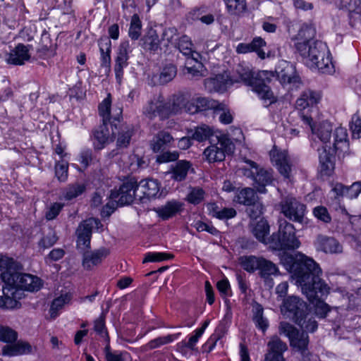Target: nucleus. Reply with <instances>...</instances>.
<instances>
[{"instance_id": "39", "label": "nucleus", "mask_w": 361, "mask_h": 361, "mask_svg": "<svg viewBox=\"0 0 361 361\" xmlns=\"http://www.w3.org/2000/svg\"><path fill=\"white\" fill-rule=\"evenodd\" d=\"M86 190L84 183H75L68 185L64 190L63 196L66 200H71L82 195Z\"/></svg>"}, {"instance_id": "13", "label": "nucleus", "mask_w": 361, "mask_h": 361, "mask_svg": "<svg viewBox=\"0 0 361 361\" xmlns=\"http://www.w3.org/2000/svg\"><path fill=\"white\" fill-rule=\"evenodd\" d=\"M30 47V45H25L22 43L18 44L5 54L6 62L12 66H23L31 58Z\"/></svg>"}, {"instance_id": "22", "label": "nucleus", "mask_w": 361, "mask_h": 361, "mask_svg": "<svg viewBox=\"0 0 361 361\" xmlns=\"http://www.w3.org/2000/svg\"><path fill=\"white\" fill-rule=\"evenodd\" d=\"M188 134L190 137L197 142H203L209 140L210 143L216 142L218 140V136L213 128L206 124H202L193 129H190L188 131Z\"/></svg>"}, {"instance_id": "38", "label": "nucleus", "mask_w": 361, "mask_h": 361, "mask_svg": "<svg viewBox=\"0 0 361 361\" xmlns=\"http://www.w3.org/2000/svg\"><path fill=\"white\" fill-rule=\"evenodd\" d=\"M176 47L178 48L179 51L187 57H191L192 59L197 61V59L194 57L193 53V44L190 39L186 35H183L178 39L177 43H175Z\"/></svg>"}, {"instance_id": "42", "label": "nucleus", "mask_w": 361, "mask_h": 361, "mask_svg": "<svg viewBox=\"0 0 361 361\" xmlns=\"http://www.w3.org/2000/svg\"><path fill=\"white\" fill-rule=\"evenodd\" d=\"M316 35V29L312 25L304 24L298 33V42L312 43Z\"/></svg>"}, {"instance_id": "62", "label": "nucleus", "mask_w": 361, "mask_h": 361, "mask_svg": "<svg viewBox=\"0 0 361 361\" xmlns=\"http://www.w3.org/2000/svg\"><path fill=\"white\" fill-rule=\"evenodd\" d=\"M179 154L177 151L173 152H164L157 157V161L159 163H166L169 161H174L178 160Z\"/></svg>"}, {"instance_id": "11", "label": "nucleus", "mask_w": 361, "mask_h": 361, "mask_svg": "<svg viewBox=\"0 0 361 361\" xmlns=\"http://www.w3.org/2000/svg\"><path fill=\"white\" fill-rule=\"evenodd\" d=\"M210 146L204 151V155L209 162L222 161L226 154H230L234 151V145L225 135L220 134L216 142L210 143Z\"/></svg>"}, {"instance_id": "3", "label": "nucleus", "mask_w": 361, "mask_h": 361, "mask_svg": "<svg viewBox=\"0 0 361 361\" xmlns=\"http://www.w3.org/2000/svg\"><path fill=\"white\" fill-rule=\"evenodd\" d=\"M332 125L322 121L312 127L313 142L311 145L319 152L320 173L323 176H331L335 166V153L344 152L348 147L346 129L337 128L334 133V142H330Z\"/></svg>"}, {"instance_id": "26", "label": "nucleus", "mask_w": 361, "mask_h": 361, "mask_svg": "<svg viewBox=\"0 0 361 361\" xmlns=\"http://www.w3.org/2000/svg\"><path fill=\"white\" fill-rule=\"evenodd\" d=\"M96 221V219H90L81 223L78 226L77 229V246L78 248H81L82 245L85 248H90L93 222Z\"/></svg>"}, {"instance_id": "47", "label": "nucleus", "mask_w": 361, "mask_h": 361, "mask_svg": "<svg viewBox=\"0 0 361 361\" xmlns=\"http://www.w3.org/2000/svg\"><path fill=\"white\" fill-rule=\"evenodd\" d=\"M71 300V295L70 293H65L61 295L59 297L55 298L51 305L50 312L51 317L57 315V311L61 309L66 304H68Z\"/></svg>"}, {"instance_id": "7", "label": "nucleus", "mask_w": 361, "mask_h": 361, "mask_svg": "<svg viewBox=\"0 0 361 361\" xmlns=\"http://www.w3.org/2000/svg\"><path fill=\"white\" fill-rule=\"evenodd\" d=\"M279 230L268 238L270 248L277 251L294 250L300 245L294 226L285 219L279 221Z\"/></svg>"}, {"instance_id": "4", "label": "nucleus", "mask_w": 361, "mask_h": 361, "mask_svg": "<svg viewBox=\"0 0 361 361\" xmlns=\"http://www.w3.org/2000/svg\"><path fill=\"white\" fill-rule=\"evenodd\" d=\"M238 80L250 86L252 90L264 101L265 106H268L275 102L273 92L268 84L274 77L273 71H252L249 67L238 65L235 69Z\"/></svg>"}, {"instance_id": "33", "label": "nucleus", "mask_w": 361, "mask_h": 361, "mask_svg": "<svg viewBox=\"0 0 361 361\" xmlns=\"http://www.w3.org/2000/svg\"><path fill=\"white\" fill-rule=\"evenodd\" d=\"M108 124L101 125L94 133V147L101 149L104 148V145L109 142L110 140V133L107 127Z\"/></svg>"}, {"instance_id": "9", "label": "nucleus", "mask_w": 361, "mask_h": 361, "mask_svg": "<svg viewBox=\"0 0 361 361\" xmlns=\"http://www.w3.org/2000/svg\"><path fill=\"white\" fill-rule=\"evenodd\" d=\"M279 329L281 334H283L289 338L290 346L300 352L305 358L308 353V331L303 329L304 331L300 332L294 326L286 322H281Z\"/></svg>"}, {"instance_id": "64", "label": "nucleus", "mask_w": 361, "mask_h": 361, "mask_svg": "<svg viewBox=\"0 0 361 361\" xmlns=\"http://www.w3.org/2000/svg\"><path fill=\"white\" fill-rule=\"evenodd\" d=\"M185 98L183 95L176 96L173 98L171 104V110L173 114H176L184 109Z\"/></svg>"}, {"instance_id": "5", "label": "nucleus", "mask_w": 361, "mask_h": 361, "mask_svg": "<svg viewBox=\"0 0 361 361\" xmlns=\"http://www.w3.org/2000/svg\"><path fill=\"white\" fill-rule=\"evenodd\" d=\"M295 47L307 66L317 68L323 73L331 72L332 63L325 43L319 40L312 43L296 42Z\"/></svg>"}, {"instance_id": "2", "label": "nucleus", "mask_w": 361, "mask_h": 361, "mask_svg": "<svg viewBox=\"0 0 361 361\" xmlns=\"http://www.w3.org/2000/svg\"><path fill=\"white\" fill-rule=\"evenodd\" d=\"M22 266L12 258H0V278L5 283L3 287L4 295L0 296V308L18 309L21 305L17 299L20 294L18 289L27 291H37L42 286L41 279L20 271Z\"/></svg>"}, {"instance_id": "49", "label": "nucleus", "mask_w": 361, "mask_h": 361, "mask_svg": "<svg viewBox=\"0 0 361 361\" xmlns=\"http://www.w3.org/2000/svg\"><path fill=\"white\" fill-rule=\"evenodd\" d=\"M142 23L137 14L132 16L130 25L128 31L129 37L133 39H137L141 35Z\"/></svg>"}, {"instance_id": "31", "label": "nucleus", "mask_w": 361, "mask_h": 361, "mask_svg": "<svg viewBox=\"0 0 361 361\" xmlns=\"http://www.w3.org/2000/svg\"><path fill=\"white\" fill-rule=\"evenodd\" d=\"M252 320L256 327L263 333H264L269 327V321L264 317V308L257 302L252 307Z\"/></svg>"}, {"instance_id": "20", "label": "nucleus", "mask_w": 361, "mask_h": 361, "mask_svg": "<svg viewBox=\"0 0 361 361\" xmlns=\"http://www.w3.org/2000/svg\"><path fill=\"white\" fill-rule=\"evenodd\" d=\"M129 49L130 44L128 41L122 42L118 47L114 66L116 78L118 83H121L122 80L123 68L128 66Z\"/></svg>"}, {"instance_id": "41", "label": "nucleus", "mask_w": 361, "mask_h": 361, "mask_svg": "<svg viewBox=\"0 0 361 361\" xmlns=\"http://www.w3.org/2000/svg\"><path fill=\"white\" fill-rule=\"evenodd\" d=\"M339 8L348 11L349 17L352 18L354 15L360 16L361 13L360 0H340Z\"/></svg>"}, {"instance_id": "45", "label": "nucleus", "mask_w": 361, "mask_h": 361, "mask_svg": "<svg viewBox=\"0 0 361 361\" xmlns=\"http://www.w3.org/2000/svg\"><path fill=\"white\" fill-rule=\"evenodd\" d=\"M258 270L260 276L264 279H267L271 275H276L279 272L278 268L272 262L263 257H261Z\"/></svg>"}, {"instance_id": "16", "label": "nucleus", "mask_w": 361, "mask_h": 361, "mask_svg": "<svg viewBox=\"0 0 361 361\" xmlns=\"http://www.w3.org/2000/svg\"><path fill=\"white\" fill-rule=\"evenodd\" d=\"M268 351L264 361H286L283 353L287 350V344L277 336H272L267 343Z\"/></svg>"}, {"instance_id": "10", "label": "nucleus", "mask_w": 361, "mask_h": 361, "mask_svg": "<svg viewBox=\"0 0 361 361\" xmlns=\"http://www.w3.org/2000/svg\"><path fill=\"white\" fill-rule=\"evenodd\" d=\"M245 162L249 164L250 168L243 169L244 176L253 180V185L259 192H265V187L270 185L273 180L272 170L262 168L251 160H246Z\"/></svg>"}, {"instance_id": "24", "label": "nucleus", "mask_w": 361, "mask_h": 361, "mask_svg": "<svg viewBox=\"0 0 361 361\" xmlns=\"http://www.w3.org/2000/svg\"><path fill=\"white\" fill-rule=\"evenodd\" d=\"M174 142L173 136L166 130H160L149 142L151 149L157 153L171 147Z\"/></svg>"}, {"instance_id": "43", "label": "nucleus", "mask_w": 361, "mask_h": 361, "mask_svg": "<svg viewBox=\"0 0 361 361\" xmlns=\"http://www.w3.org/2000/svg\"><path fill=\"white\" fill-rule=\"evenodd\" d=\"M142 47L146 50L157 51L161 41L155 30H151L142 39Z\"/></svg>"}, {"instance_id": "52", "label": "nucleus", "mask_w": 361, "mask_h": 361, "mask_svg": "<svg viewBox=\"0 0 361 361\" xmlns=\"http://www.w3.org/2000/svg\"><path fill=\"white\" fill-rule=\"evenodd\" d=\"M178 35V30L175 27H167L163 30L161 38V43H164L165 47H168L169 44H174L176 37Z\"/></svg>"}, {"instance_id": "56", "label": "nucleus", "mask_w": 361, "mask_h": 361, "mask_svg": "<svg viewBox=\"0 0 361 361\" xmlns=\"http://www.w3.org/2000/svg\"><path fill=\"white\" fill-rule=\"evenodd\" d=\"M173 255L164 252H148L142 261L143 263L149 262H161L172 259Z\"/></svg>"}, {"instance_id": "15", "label": "nucleus", "mask_w": 361, "mask_h": 361, "mask_svg": "<svg viewBox=\"0 0 361 361\" xmlns=\"http://www.w3.org/2000/svg\"><path fill=\"white\" fill-rule=\"evenodd\" d=\"M111 94H109L108 96L102 101V102L99 105V113L100 116L102 117V122L104 124H111V130H112V135H114L116 133L114 132V130L113 127L115 128V129L117 128V124L115 122H119L120 118H121L122 114V109L120 107H117L115 109V115L113 117L114 121H111V119L112 117L111 116L110 109H111Z\"/></svg>"}, {"instance_id": "57", "label": "nucleus", "mask_w": 361, "mask_h": 361, "mask_svg": "<svg viewBox=\"0 0 361 361\" xmlns=\"http://www.w3.org/2000/svg\"><path fill=\"white\" fill-rule=\"evenodd\" d=\"M17 333L9 327H0V341L12 343L16 341Z\"/></svg>"}, {"instance_id": "25", "label": "nucleus", "mask_w": 361, "mask_h": 361, "mask_svg": "<svg viewBox=\"0 0 361 361\" xmlns=\"http://www.w3.org/2000/svg\"><path fill=\"white\" fill-rule=\"evenodd\" d=\"M266 45L267 43L264 39L260 37H256L250 43H240L236 47V52L238 54H247L255 51L259 58L264 59L266 54L262 48Z\"/></svg>"}, {"instance_id": "59", "label": "nucleus", "mask_w": 361, "mask_h": 361, "mask_svg": "<svg viewBox=\"0 0 361 361\" xmlns=\"http://www.w3.org/2000/svg\"><path fill=\"white\" fill-rule=\"evenodd\" d=\"M247 207L246 213L251 219H255L262 214L263 206L259 200Z\"/></svg>"}, {"instance_id": "48", "label": "nucleus", "mask_w": 361, "mask_h": 361, "mask_svg": "<svg viewBox=\"0 0 361 361\" xmlns=\"http://www.w3.org/2000/svg\"><path fill=\"white\" fill-rule=\"evenodd\" d=\"M226 8L231 14H238L244 12L247 8L245 0H224Z\"/></svg>"}, {"instance_id": "32", "label": "nucleus", "mask_w": 361, "mask_h": 361, "mask_svg": "<svg viewBox=\"0 0 361 361\" xmlns=\"http://www.w3.org/2000/svg\"><path fill=\"white\" fill-rule=\"evenodd\" d=\"M176 74V66L172 63H169L161 69L159 74L154 75V78L157 80L159 85H165L173 80Z\"/></svg>"}, {"instance_id": "28", "label": "nucleus", "mask_w": 361, "mask_h": 361, "mask_svg": "<svg viewBox=\"0 0 361 361\" xmlns=\"http://www.w3.org/2000/svg\"><path fill=\"white\" fill-rule=\"evenodd\" d=\"M32 350V346L27 342L18 341L11 345H6L2 348L3 355L13 357L28 354Z\"/></svg>"}, {"instance_id": "18", "label": "nucleus", "mask_w": 361, "mask_h": 361, "mask_svg": "<svg viewBox=\"0 0 361 361\" xmlns=\"http://www.w3.org/2000/svg\"><path fill=\"white\" fill-rule=\"evenodd\" d=\"M274 77H276L281 83L294 84L300 83V78L295 74V67L286 61L281 62L274 72Z\"/></svg>"}, {"instance_id": "17", "label": "nucleus", "mask_w": 361, "mask_h": 361, "mask_svg": "<svg viewBox=\"0 0 361 361\" xmlns=\"http://www.w3.org/2000/svg\"><path fill=\"white\" fill-rule=\"evenodd\" d=\"M239 82L238 79H232L226 72L216 75L214 78H207L204 80L205 88L209 92H224L234 82Z\"/></svg>"}, {"instance_id": "61", "label": "nucleus", "mask_w": 361, "mask_h": 361, "mask_svg": "<svg viewBox=\"0 0 361 361\" xmlns=\"http://www.w3.org/2000/svg\"><path fill=\"white\" fill-rule=\"evenodd\" d=\"M63 207V204L59 202L51 204L46 212V219L49 221L54 219L59 214Z\"/></svg>"}, {"instance_id": "51", "label": "nucleus", "mask_w": 361, "mask_h": 361, "mask_svg": "<svg viewBox=\"0 0 361 361\" xmlns=\"http://www.w3.org/2000/svg\"><path fill=\"white\" fill-rule=\"evenodd\" d=\"M204 190L199 187L192 188L190 192L187 195L188 202L193 204H200L204 197Z\"/></svg>"}, {"instance_id": "8", "label": "nucleus", "mask_w": 361, "mask_h": 361, "mask_svg": "<svg viewBox=\"0 0 361 361\" xmlns=\"http://www.w3.org/2000/svg\"><path fill=\"white\" fill-rule=\"evenodd\" d=\"M281 212L288 220L301 225L307 224V207L292 195L284 197L280 202Z\"/></svg>"}, {"instance_id": "19", "label": "nucleus", "mask_w": 361, "mask_h": 361, "mask_svg": "<svg viewBox=\"0 0 361 361\" xmlns=\"http://www.w3.org/2000/svg\"><path fill=\"white\" fill-rule=\"evenodd\" d=\"M314 246L317 251H322L325 253H340L342 252V245L334 237L323 234L317 235Z\"/></svg>"}, {"instance_id": "21", "label": "nucleus", "mask_w": 361, "mask_h": 361, "mask_svg": "<svg viewBox=\"0 0 361 361\" xmlns=\"http://www.w3.org/2000/svg\"><path fill=\"white\" fill-rule=\"evenodd\" d=\"M137 197L142 201L144 199L155 197L160 190V183L157 180L146 178L137 183Z\"/></svg>"}, {"instance_id": "35", "label": "nucleus", "mask_w": 361, "mask_h": 361, "mask_svg": "<svg viewBox=\"0 0 361 361\" xmlns=\"http://www.w3.org/2000/svg\"><path fill=\"white\" fill-rule=\"evenodd\" d=\"M252 233L254 236L260 242L268 244L267 235L269 233V225L266 220L261 219L253 226Z\"/></svg>"}, {"instance_id": "30", "label": "nucleus", "mask_w": 361, "mask_h": 361, "mask_svg": "<svg viewBox=\"0 0 361 361\" xmlns=\"http://www.w3.org/2000/svg\"><path fill=\"white\" fill-rule=\"evenodd\" d=\"M258 199L259 197L254 189L245 188L236 192L234 201L238 204L248 206L255 203Z\"/></svg>"}, {"instance_id": "58", "label": "nucleus", "mask_w": 361, "mask_h": 361, "mask_svg": "<svg viewBox=\"0 0 361 361\" xmlns=\"http://www.w3.org/2000/svg\"><path fill=\"white\" fill-rule=\"evenodd\" d=\"M313 214L319 221L328 224L331 221V217L325 207L318 206L313 209Z\"/></svg>"}, {"instance_id": "34", "label": "nucleus", "mask_w": 361, "mask_h": 361, "mask_svg": "<svg viewBox=\"0 0 361 361\" xmlns=\"http://www.w3.org/2000/svg\"><path fill=\"white\" fill-rule=\"evenodd\" d=\"M320 99V94L314 91L308 90L302 94L300 97L297 99V106L305 109L307 106L317 104Z\"/></svg>"}, {"instance_id": "53", "label": "nucleus", "mask_w": 361, "mask_h": 361, "mask_svg": "<svg viewBox=\"0 0 361 361\" xmlns=\"http://www.w3.org/2000/svg\"><path fill=\"white\" fill-rule=\"evenodd\" d=\"M106 314L102 312L94 321V330L105 340H109V335L105 326Z\"/></svg>"}, {"instance_id": "63", "label": "nucleus", "mask_w": 361, "mask_h": 361, "mask_svg": "<svg viewBox=\"0 0 361 361\" xmlns=\"http://www.w3.org/2000/svg\"><path fill=\"white\" fill-rule=\"evenodd\" d=\"M350 129L353 138L359 139L361 137V118L357 115L353 116Z\"/></svg>"}, {"instance_id": "37", "label": "nucleus", "mask_w": 361, "mask_h": 361, "mask_svg": "<svg viewBox=\"0 0 361 361\" xmlns=\"http://www.w3.org/2000/svg\"><path fill=\"white\" fill-rule=\"evenodd\" d=\"M113 128L116 134L114 135L111 134V135L115 137L118 133L117 146L119 147H126L129 145L131 137L133 135L132 128L126 125H122L120 127V130L118 132H116L117 128L115 129L114 127H113Z\"/></svg>"}, {"instance_id": "6", "label": "nucleus", "mask_w": 361, "mask_h": 361, "mask_svg": "<svg viewBox=\"0 0 361 361\" xmlns=\"http://www.w3.org/2000/svg\"><path fill=\"white\" fill-rule=\"evenodd\" d=\"M281 312L302 329L312 333L318 327L317 321L309 313L307 303L298 296L291 295L284 298Z\"/></svg>"}, {"instance_id": "55", "label": "nucleus", "mask_w": 361, "mask_h": 361, "mask_svg": "<svg viewBox=\"0 0 361 361\" xmlns=\"http://www.w3.org/2000/svg\"><path fill=\"white\" fill-rule=\"evenodd\" d=\"M58 237L54 231L50 229L46 235H44L38 243L39 247L47 249L53 246L57 241Z\"/></svg>"}, {"instance_id": "60", "label": "nucleus", "mask_w": 361, "mask_h": 361, "mask_svg": "<svg viewBox=\"0 0 361 361\" xmlns=\"http://www.w3.org/2000/svg\"><path fill=\"white\" fill-rule=\"evenodd\" d=\"M160 107V100L151 101L144 109V114L152 118L157 116L158 109Z\"/></svg>"}, {"instance_id": "54", "label": "nucleus", "mask_w": 361, "mask_h": 361, "mask_svg": "<svg viewBox=\"0 0 361 361\" xmlns=\"http://www.w3.org/2000/svg\"><path fill=\"white\" fill-rule=\"evenodd\" d=\"M68 162L61 160L56 161L55 164V175L58 180L64 182L68 178Z\"/></svg>"}, {"instance_id": "36", "label": "nucleus", "mask_w": 361, "mask_h": 361, "mask_svg": "<svg viewBox=\"0 0 361 361\" xmlns=\"http://www.w3.org/2000/svg\"><path fill=\"white\" fill-rule=\"evenodd\" d=\"M191 164L189 161L180 160L176 162L171 171V178L176 181H182L185 179Z\"/></svg>"}, {"instance_id": "27", "label": "nucleus", "mask_w": 361, "mask_h": 361, "mask_svg": "<svg viewBox=\"0 0 361 361\" xmlns=\"http://www.w3.org/2000/svg\"><path fill=\"white\" fill-rule=\"evenodd\" d=\"M100 51L101 66L104 68L105 73L111 70V42L107 36L101 37L98 40Z\"/></svg>"}, {"instance_id": "12", "label": "nucleus", "mask_w": 361, "mask_h": 361, "mask_svg": "<svg viewBox=\"0 0 361 361\" xmlns=\"http://www.w3.org/2000/svg\"><path fill=\"white\" fill-rule=\"evenodd\" d=\"M138 188L137 180L135 177L126 178L118 190H111L109 198L111 200L118 199L120 206L131 204L137 197Z\"/></svg>"}, {"instance_id": "46", "label": "nucleus", "mask_w": 361, "mask_h": 361, "mask_svg": "<svg viewBox=\"0 0 361 361\" xmlns=\"http://www.w3.org/2000/svg\"><path fill=\"white\" fill-rule=\"evenodd\" d=\"M178 335L179 334L156 338L148 342L145 345L142 347V348L145 351H148L159 348L164 344L171 343L174 339L178 338Z\"/></svg>"}, {"instance_id": "23", "label": "nucleus", "mask_w": 361, "mask_h": 361, "mask_svg": "<svg viewBox=\"0 0 361 361\" xmlns=\"http://www.w3.org/2000/svg\"><path fill=\"white\" fill-rule=\"evenodd\" d=\"M109 252L105 247H101L94 251H85L83 253L82 266L85 269L91 270L94 267L100 264Z\"/></svg>"}, {"instance_id": "44", "label": "nucleus", "mask_w": 361, "mask_h": 361, "mask_svg": "<svg viewBox=\"0 0 361 361\" xmlns=\"http://www.w3.org/2000/svg\"><path fill=\"white\" fill-rule=\"evenodd\" d=\"M260 260L261 257L243 256L240 258V264L246 271L253 273L258 270Z\"/></svg>"}, {"instance_id": "14", "label": "nucleus", "mask_w": 361, "mask_h": 361, "mask_svg": "<svg viewBox=\"0 0 361 361\" xmlns=\"http://www.w3.org/2000/svg\"><path fill=\"white\" fill-rule=\"evenodd\" d=\"M271 163L276 166L279 173L286 178L290 177L291 166L286 151L278 149L276 147L269 152Z\"/></svg>"}, {"instance_id": "40", "label": "nucleus", "mask_w": 361, "mask_h": 361, "mask_svg": "<svg viewBox=\"0 0 361 361\" xmlns=\"http://www.w3.org/2000/svg\"><path fill=\"white\" fill-rule=\"evenodd\" d=\"M196 103L198 107L199 111H205L207 109H224L225 104L220 103L218 101L214 99H209L207 97H197Z\"/></svg>"}, {"instance_id": "50", "label": "nucleus", "mask_w": 361, "mask_h": 361, "mask_svg": "<svg viewBox=\"0 0 361 361\" xmlns=\"http://www.w3.org/2000/svg\"><path fill=\"white\" fill-rule=\"evenodd\" d=\"M211 214L214 217L224 220L235 217L237 212L233 208H224L219 209L217 206H214L211 210Z\"/></svg>"}, {"instance_id": "29", "label": "nucleus", "mask_w": 361, "mask_h": 361, "mask_svg": "<svg viewBox=\"0 0 361 361\" xmlns=\"http://www.w3.org/2000/svg\"><path fill=\"white\" fill-rule=\"evenodd\" d=\"M183 204L176 200L168 201L164 205L155 209L157 215L163 220H168L182 209Z\"/></svg>"}, {"instance_id": "1", "label": "nucleus", "mask_w": 361, "mask_h": 361, "mask_svg": "<svg viewBox=\"0 0 361 361\" xmlns=\"http://www.w3.org/2000/svg\"><path fill=\"white\" fill-rule=\"evenodd\" d=\"M286 269L292 274L302 292L312 303L315 302V314L319 318L326 317L330 307L324 300L329 293L330 288L321 279L322 269L312 259L304 255H288L283 259Z\"/></svg>"}]
</instances>
